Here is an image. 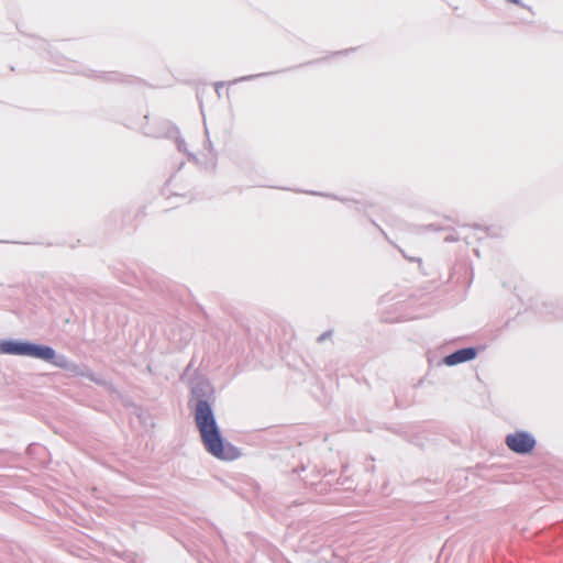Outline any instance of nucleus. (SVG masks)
Listing matches in <instances>:
<instances>
[{
	"mask_svg": "<svg viewBox=\"0 0 563 563\" xmlns=\"http://www.w3.org/2000/svg\"><path fill=\"white\" fill-rule=\"evenodd\" d=\"M508 1L511 2V3H515V4H519L520 3L519 0H508Z\"/></svg>",
	"mask_w": 563,
	"mask_h": 563,
	"instance_id": "6e6552de",
	"label": "nucleus"
},
{
	"mask_svg": "<svg viewBox=\"0 0 563 563\" xmlns=\"http://www.w3.org/2000/svg\"><path fill=\"white\" fill-rule=\"evenodd\" d=\"M195 423L206 451L221 461H234L240 451L225 441L207 400H199L195 407Z\"/></svg>",
	"mask_w": 563,
	"mask_h": 563,
	"instance_id": "f257e3e1",
	"label": "nucleus"
},
{
	"mask_svg": "<svg viewBox=\"0 0 563 563\" xmlns=\"http://www.w3.org/2000/svg\"><path fill=\"white\" fill-rule=\"evenodd\" d=\"M456 352H465V353H468V352H475V350H474V349H472V347H465V349H460V350H457Z\"/></svg>",
	"mask_w": 563,
	"mask_h": 563,
	"instance_id": "0eeeda50",
	"label": "nucleus"
},
{
	"mask_svg": "<svg viewBox=\"0 0 563 563\" xmlns=\"http://www.w3.org/2000/svg\"><path fill=\"white\" fill-rule=\"evenodd\" d=\"M506 443L514 452L526 454L533 449L536 441L526 432H516L507 437Z\"/></svg>",
	"mask_w": 563,
	"mask_h": 563,
	"instance_id": "7ed1b4c3",
	"label": "nucleus"
},
{
	"mask_svg": "<svg viewBox=\"0 0 563 563\" xmlns=\"http://www.w3.org/2000/svg\"><path fill=\"white\" fill-rule=\"evenodd\" d=\"M329 334H330V333H325V334L321 335L319 340H324V339H325V336H327V335H329Z\"/></svg>",
	"mask_w": 563,
	"mask_h": 563,
	"instance_id": "1a4fd4ad",
	"label": "nucleus"
},
{
	"mask_svg": "<svg viewBox=\"0 0 563 563\" xmlns=\"http://www.w3.org/2000/svg\"><path fill=\"white\" fill-rule=\"evenodd\" d=\"M0 352H53V350L30 343L4 341L0 344Z\"/></svg>",
	"mask_w": 563,
	"mask_h": 563,
	"instance_id": "20e7f679",
	"label": "nucleus"
},
{
	"mask_svg": "<svg viewBox=\"0 0 563 563\" xmlns=\"http://www.w3.org/2000/svg\"><path fill=\"white\" fill-rule=\"evenodd\" d=\"M211 386L203 380L197 382V384L192 387V394L197 397V402L199 400H203V397H208L211 394Z\"/></svg>",
	"mask_w": 563,
	"mask_h": 563,
	"instance_id": "39448f33",
	"label": "nucleus"
},
{
	"mask_svg": "<svg viewBox=\"0 0 563 563\" xmlns=\"http://www.w3.org/2000/svg\"><path fill=\"white\" fill-rule=\"evenodd\" d=\"M37 361V368L44 372H52L56 368L71 373L92 377L89 368L79 362L66 357L65 354H32Z\"/></svg>",
	"mask_w": 563,
	"mask_h": 563,
	"instance_id": "f03ea898",
	"label": "nucleus"
},
{
	"mask_svg": "<svg viewBox=\"0 0 563 563\" xmlns=\"http://www.w3.org/2000/svg\"><path fill=\"white\" fill-rule=\"evenodd\" d=\"M475 354H449L443 358V364L453 366L473 360Z\"/></svg>",
	"mask_w": 563,
	"mask_h": 563,
	"instance_id": "423d86ee",
	"label": "nucleus"
}]
</instances>
